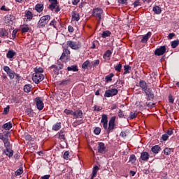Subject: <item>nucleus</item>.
Here are the masks:
<instances>
[{"label": "nucleus", "mask_w": 179, "mask_h": 179, "mask_svg": "<svg viewBox=\"0 0 179 179\" xmlns=\"http://www.w3.org/2000/svg\"><path fill=\"white\" fill-rule=\"evenodd\" d=\"M115 120H117V117L113 116L110 117L108 122V116L107 115L103 114L101 115V123L103 124V127L106 130L107 134H110V132L114 131L115 128Z\"/></svg>", "instance_id": "f257e3e1"}, {"label": "nucleus", "mask_w": 179, "mask_h": 179, "mask_svg": "<svg viewBox=\"0 0 179 179\" xmlns=\"http://www.w3.org/2000/svg\"><path fill=\"white\" fill-rule=\"evenodd\" d=\"M139 87L142 92H144V94L146 95L148 101L153 100V99H155V93H153V90L148 86L146 81L141 80L139 82Z\"/></svg>", "instance_id": "f03ea898"}, {"label": "nucleus", "mask_w": 179, "mask_h": 179, "mask_svg": "<svg viewBox=\"0 0 179 179\" xmlns=\"http://www.w3.org/2000/svg\"><path fill=\"white\" fill-rule=\"evenodd\" d=\"M64 69V63L57 61V64H53L49 67V71L52 73V75H59V71Z\"/></svg>", "instance_id": "7ed1b4c3"}, {"label": "nucleus", "mask_w": 179, "mask_h": 179, "mask_svg": "<svg viewBox=\"0 0 179 179\" xmlns=\"http://www.w3.org/2000/svg\"><path fill=\"white\" fill-rule=\"evenodd\" d=\"M50 20L51 16L50 15L42 16L37 23V27H38V29H43L45 27V24H47V23H48Z\"/></svg>", "instance_id": "20e7f679"}, {"label": "nucleus", "mask_w": 179, "mask_h": 179, "mask_svg": "<svg viewBox=\"0 0 179 179\" xmlns=\"http://www.w3.org/2000/svg\"><path fill=\"white\" fill-rule=\"evenodd\" d=\"M66 45L67 47H70L71 50H75L76 51L82 48V43L80 41H68L66 42Z\"/></svg>", "instance_id": "39448f33"}, {"label": "nucleus", "mask_w": 179, "mask_h": 179, "mask_svg": "<svg viewBox=\"0 0 179 179\" xmlns=\"http://www.w3.org/2000/svg\"><path fill=\"white\" fill-rule=\"evenodd\" d=\"M103 9L101 8H96L92 10V16L96 18L99 24H100V22H101V15H103Z\"/></svg>", "instance_id": "423d86ee"}, {"label": "nucleus", "mask_w": 179, "mask_h": 179, "mask_svg": "<svg viewBox=\"0 0 179 179\" xmlns=\"http://www.w3.org/2000/svg\"><path fill=\"white\" fill-rule=\"evenodd\" d=\"M32 80L34 82V83L38 85L40 82H43V80H44V75L34 73L32 75Z\"/></svg>", "instance_id": "0eeeda50"}, {"label": "nucleus", "mask_w": 179, "mask_h": 179, "mask_svg": "<svg viewBox=\"0 0 179 179\" xmlns=\"http://www.w3.org/2000/svg\"><path fill=\"white\" fill-rule=\"evenodd\" d=\"M117 94L118 90L117 88H113L105 92L104 97H113V96H117Z\"/></svg>", "instance_id": "6e6552de"}, {"label": "nucleus", "mask_w": 179, "mask_h": 179, "mask_svg": "<svg viewBox=\"0 0 179 179\" xmlns=\"http://www.w3.org/2000/svg\"><path fill=\"white\" fill-rule=\"evenodd\" d=\"M166 51H167L166 45L160 46L155 50V55H157V57H161L162 55H164V54H166Z\"/></svg>", "instance_id": "1a4fd4ad"}, {"label": "nucleus", "mask_w": 179, "mask_h": 179, "mask_svg": "<svg viewBox=\"0 0 179 179\" xmlns=\"http://www.w3.org/2000/svg\"><path fill=\"white\" fill-rule=\"evenodd\" d=\"M13 20H15V16L12 15H7L4 17V22L6 26H10L13 24Z\"/></svg>", "instance_id": "9d476101"}, {"label": "nucleus", "mask_w": 179, "mask_h": 179, "mask_svg": "<svg viewBox=\"0 0 179 179\" xmlns=\"http://www.w3.org/2000/svg\"><path fill=\"white\" fill-rule=\"evenodd\" d=\"M35 102L36 105V108L38 110H43L44 108V102H43V100L41 99V97H36L35 99Z\"/></svg>", "instance_id": "9b49d317"}, {"label": "nucleus", "mask_w": 179, "mask_h": 179, "mask_svg": "<svg viewBox=\"0 0 179 179\" xmlns=\"http://www.w3.org/2000/svg\"><path fill=\"white\" fill-rule=\"evenodd\" d=\"M98 153H101L102 155H104L106 152H107V148L106 147V145L103 142L98 143Z\"/></svg>", "instance_id": "f8f14e48"}, {"label": "nucleus", "mask_w": 179, "mask_h": 179, "mask_svg": "<svg viewBox=\"0 0 179 179\" xmlns=\"http://www.w3.org/2000/svg\"><path fill=\"white\" fill-rule=\"evenodd\" d=\"M150 156V155H149V152L143 151L141 153L140 159H141L143 162H148L149 160Z\"/></svg>", "instance_id": "ddd939ff"}, {"label": "nucleus", "mask_w": 179, "mask_h": 179, "mask_svg": "<svg viewBox=\"0 0 179 179\" xmlns=\"http://www.w3.org/2000/svg\"><path fill=\"white\" fill-rule=\"evenodd\" d=\"M16 55H17V54H16V52H15V50H10L6 53V58L10 59V61H12L13 59V57H16Z\"/></svg>", "instance_id": "4468645a"}, {"label": "nucleus", "mask_w": 179, "mask_h": 179, "mask_svg": "<svg viewBox=\"0 0 179 179\" xmlns=\"http://www.w3.org/2000/svg\"><path fill=\"white\" fill-rule=\"evenodd\" d=\"M9 32L5 28H0V37L1 38H8Z\"/></svg>", "instance_id": "2eb2a0df"}, {"label": "nucleus", "mask_w": 179, "mask_h": 179, "mask_svg": "<svg viewBox=\"0 0 179 179\" xmlns=\"http://www.w3.org/2000/svg\"><path fill=\"white\" fill-rule=\"evenodd\" d=\"M150 37H152V32L148 31L145 35L143 36L141 43H148V41L149 40V38H150Z\"/></svg>", "instance_id": "dca6fc26"}, {"label": "nucleus", "mask_w": 179, "mask_h": 179, "mask_svg": "<svg viewBox=\"0 0 179 179\" xmlns=\"http://www.w3.org/2000/svg\"><path fill=\"white\" fill-rule=\"evenodd\" d=\"M124 80L118 79L116 83L113 85L115 89H121L124 86Z\"/></svg>", "instance_id": "f3484780"}, {"label": "nucleus", "mask_w": 179, "mask_h": 179, "mask_svg": "<svg viewBox=\"0 0 179 179\" xmlns=\"http://www.w3.org/2000/svg\"><path fill=\"white\" fill-rule=\"evenodd\" d=\"M73 117H74V118H76V119L83 118V112L82 111V110H77L74 111Z\"/></svg>", "instance_id": "a211bd4d"}, {"label": "nucleus", "mask_w": 179, "mask_h": 179, "mask_svg": "<svg viewBox=\"0 0 179 179\" xmlns=\"http://www.w3.org/2000/svg\"><path fill=\"white\" fill-rule=\"evenodd\" d=\"M151 152L155 155H157L159 152H162V148L159 145H155L152 147Z\"/></svg>", "instance_id": "6ab92c4d"}, {"label": "nucleus", "mask_w": 179, "mask_h": 179, "mask_svg": "<svg viewBox=\"0 0 179 179\" xmlns=\"http://www.w3.org/2000/svg\"><path fill=\"white\" fill-rule=\"evenodd\" d=\"M35 10L38 12V13H41L44 10V4L43 3H37L35 6Z\"/></svg>", "instance_id": "aec40b11"}, {"label": "nucleus", "mask_w": 179, "mask_h": 179, "mask_svg": "<svg viewBox=\"0 0 179 179\" xmlns=\"http://www.w3.org/2000/svg\"><path fill=\"white\" fill-rule=\"evenodd\" d=\"M65 134H66V131H65V129H62L59 132V139H62L63 141H66V138L65 137Z\"/></svg>", "instance_id": "412c9836"}, {"label": "nucleus", "mask_w": 179, "mask_h": 179, "mask_svg": "<svg viewBox=\"0 0 179 179\" xmlns=\"http://www.w3.org/2000/svg\"><path fill=\"white\" fill-rule=\"evenodd\" d=\"M72 19L75 20L76 22H79L80 19V15H79V13H77L75 11H73L71 13Z\"/></svg>", "instance_id": "4be33fe9"}, {"label": "nucleus", "mask_w": 179, "mask_h": 179, "mask_svg": "<svg viewBox=\"0 0 179 179\" xmlns=\"http://www.w3.org/2000/svg\"><path fill=\"white\" fill-rule=\"evenodd\" d=\"M97 171H99V166L95 165L92 169V177L90 179H94V177L97 176Z\"/></svg>", "instance_id": "5701e85b"}, {"label": "nucleus", "mask_w": 179, "mask_h": 179, "mask_svg": "<svg viewBox=\"0 0 179 179\" xmlns=\"http://www.w3.org/2000/svg\"><path fill=\"white\" fill-rule=\"evenodd\" d=\"M152 10L155 15H160V13H162V8H160L159 6H155Z\"/></svg>", "instance_id": "b1692460"}, {"label": "nucleus", "mask_w": 179, "mask_h": 179, "mask_svg": "<svg viewBox=\"0 0 179 179\" xmlns=\"http://www.w3.org/2000/svg\"><path fill=\"white\" fill-rule=\"evenodd\" d=\"M12 122H8L3 125V129L6 131H10V129H12Z\"/></svg>", "instance_id": "393cba45"}, {"label": "nucleus", "mask_w": 179, "mask_h": 179, "mask_svg": "<svg viewBox=\"0 0 179 179\" xmlns=\"http://www.w3.org/2000/svg\"><path fill=\"white\" fill-rule=\"evenodd\" d=\"M25 16L27 19L30 22L33 19V13H31L30 10H26Z\"/></svg>", "instance_id": "a878e982"}, {"label": "nucleus", "mask_w": 179, "mask_h": 179, "mask_svg": "<svg viewBox=\"0 0 179 179\" xmlns=\"http://www.w3.org/2000/svg\"><path fill=\"white\" fill-rule=\"evenodd\" d=\"M113 78H114V73H110L109 75L105 77V80L106 83H110V82L113 81Z\"/></svg>", "instance_id": "bb28decb"}, {"label": "nucleus", "mask_w": 179, "mask_h": 179, "mask_svg": "<svg viewBox=\"0 0 179 179\" xmlns=\"http://www.w3.org/2000/svg\"><path fill=\"white\" fill-rule=\"evenodd\" d=\"M67 71H73V72H78L79 71V69H78L77 65H72L71 66L67 67Z\"/></svg>", "instance_id": "cd10ccee"}, {"label": "nucleus", "mask_w": 179, "mask_h": 179, "mask_svg": "<svg viewBox=\"0 0 179 179\" xmlns=\"http://www.w3.org/2000/svg\"><path fill=\"white\" fill-rule=\"evenodd\" d=\"M4 153L8 157H12L13 156V150L12 149H6L4 150Z\"/></svg>", "instance_id": "c85d7f7f"}, {"label": "nucleus", "mask_w": 179, "mask_h": 179, "mask_svg": "<svg viewBox=\"0 0 179 179\" xmlns=\"http://www.w3.org/2000/svg\"><path fill=\"white\" fill-rule=\"evenodd\" d=\"M111 54H113V52L110 50H106L103 55V59H107V58H110V57H111Z\"/></svg>", "instance_id": "c756f323"}, {"label": "nucleus", "mask_w": 179, "mask_h": 179, "mask_svg": "<svg viewBox=\"0 0 179 179\" xmlns=\"http://www.w3.org/2000/svg\"><path fill=\"white\" fill-rule=\"evenodd\" d=\"M117 115L119 118H127V117H128V115L121 109L119 110Z\"/></svg>", "instance_id": "7c9ffc66"}, {"label": "nucleus", "mask_w": 179, "mask_h": 179, "mask_svg": "<svg viewBox=\"0 0 179 179\" xmlns=\"http://www.w3.org/2000/svg\"><path fill=\"white\" fill-rule=\"evenodd\" d=\"M52 129L53 131H59V129H61V122H57L56 124H53Z\"/></svg>", "instance_id": "2f4dec72"}, {"label": "nucleus", "mask_w": 179, "mask_h": 179, "mask_svg": "<svg viewBox=\"0 0 179 179\" xmlns=\"http://www.w3.org/2000/svg\"><path fill=\"white\" fill-rule=\"evenodd\" d=\"M110 36H111V32L108 30L104 31L101 34L102 38H107V37H110Z\"/></svg>", "instance_id": "473e14b6"}, {"label": "nucleus", "mask_w": 179, "mask_h": 179, "mask_svg": "<svg viewBox=\"0 0 179 179\" xmlns=\"http://www.w3.org/2000/svg\"><path fill=\"white\" fill-rule=\"evenodd\" d=\"M24 92L25 93H30L31 92V85L27 84L24 86Z\"/></svg>", "instance_id": "72a5a7b5"}, {"label": "nucleus", "mask_w": 179, "mask_h": 179, "mask_svg": "<svg viewBox=\"0 0 179 179\" xmlns=\"http://www.w3.org/2000/svg\"><path fill=\"white\" fill-rule=\"evenodd\" d=\"M34 73H36L38 75H41V73H43V72H44V69L41 67H36L34 69Z\"/></svg>", "instance_id": "f704fd0d"}, {"label": "nucleus", "mask_w": 179, "mask_h": 179, "mask_svg": "<svg viewBox=\"0 0 179 179\" xmlns=\"http://www.w3.org/2000/svg\"><path fill=\"white\" fill-rule=\"evenodd\" d=\"M124 71L123 73V75H127L128 73H130L129 71H131V66L129 65H124Z\"/></svg>", "instance_id": "c9c22d12"}, {"label": "nucleus", "mask_w": 179, "mask_h": 179, "mask_svg": "<svg viewBox=\"0 0 179 179\" xmlns=\"http://www.w3.org/2000/svg\"><path fill=\"white\" fill-rule=\"evenodd\" d=\"M136 162V156H135V155H130L129 158V163H131V164H134Z\"/></svg>", "instance_id": "e433bc0d"}, {"label": "nucleus", "mask_w": 179, "mask_h": 179, "mask_svg": "<svg viewBox=\"0 0 179 179\" xmlns=\"http://www.w3.org/2000/svg\"><path fill=\"white\" fill-rule=\"evenodd\" d=\"M26 113L28 116L33 117L34 115V112H33V109L28 108L26 110Z\"/></svg>", "instance_id": "4c0bfd02"}, {"label": "nucleus", "mask_w": 179, "mask_h": 179, "mask_svg": "<svg viewBox=\"0 0 179 179\" xmlns=\"http://www.w3.org/2000/svg\"><path fill=\"white\" fill-rule=\"evenodd\" d=\"M89 65H90V62L89 60H86L82 64L83 69H87V68H89Z\"/></svg>", "instance_id": "58836bf2"}, {"label": "nucleus", "mask_w": 179, "mask_h": 179, "mask_svg": "<svg viewBox=\"0 0 179 179\" xmlns=\"http://www.w3.org/2000/svg\"><path fill=\"white\" fill-rule=\"evenodd\" d=\"M69 83H71V80L70 79H67V80H62L59 83V85L60 86H67V85H69Z\"/></svg>", "instance_id": "ea45409f"}, {"label": "nucleus", "mask_w": 179, "mask_h": 179, "mask_svg": "<svg viewBox=\"0 0 179 179\" xmlns=\"http://www.w3.org/2000/svg\"><path fill=\"white\" fill-rule=\"evenodd\" d=\"M179 45V40H176V41H173L171 43V46L173 48H177V47H178Z\"/></svg>", "instance_id": "a19ab883"}, {"label": "nucleus", "mask_w": 179, "mask_h": 179, "mask_svg": "<svg viewBox=\"0 0 179 179\" xmlns=\"http://www.w3.org/2000/svg\"><path fill=\"white\" fill-rule=\"evenodd\" d=\"M164 155H165V156H170V155H171V148H166L164 150Z\"/></svg>", "instance_id": "79ce46f5"}, {"label": "nucleus", "mask_w": 179, "mask_h": 179, "mask_svg": "<svg viewBox=\"0 0 179 179\" xmlns=\"http://www.w3.org/2000/svg\"><path fill=\"white\" fill-rule=\"evenodd\" d=\"M3 143H4L6 149H10V142H9V139L6 140Z\"/></svg>", "instance_id": "37998d69"}, {"label": "nucleus", "mask_w": 179, "mask_h": 179, "mask_svg": "<svg viewBox=\"0 0 179 179\" xmlns=\"http://www.w3.org/2000/svg\"><path fill=\"white\" fill-rule=\"evenodd\" d=\"M122 69V64H121V63H119L118 64L115 66V71H116V72H121Z\"/></svg>", "instance_id": "c03bdc74"}, {"label": "nucleus", "mask_w": 179, "mask_h": 179, "mask_svg": "<svg viewBox=\"0 0 179 179\" xmlns=\"http://www.w3.org/2000/svg\"><path fill=\"white\" fill-rule=\"evenodd\" d=\"M24 139L25 141H28L29 142H31L33 141V137H31V135L29 134H24Z\"/></svg>", "instance_id": "a18cd8bd"}, {"label": "nucleus", "mask_w": 179, "mask_h": 179, "mask_svg": "<svg viewBox=\"0 0 179 179\" xmlns=\"http://www.w3.org/2000/svg\"><path fill=\"white\" fill-rule=\"evenodd\" d=\"M6 136H8V134H4L2 133H0V139L1 141H2L3 142H5L6 141L8 140V138H6Z\"/></svg>", "instance_id": "49530a36"}, {"label": "nucleus", "mask_w": 179, "mask_h": 179, "mask_svg": "<svg viewBox=\"0 0 179 179\" xmlns=\"http://www.w3.org/2000/svg\"><path fill=\"white\" fill-rule=\"evenodd\" d=\"M23 174V168L20 167L15 171V176H22Z\"/></svg>", "instance_id": "de8ad7c7"}, {"label": "nucleus", "mask_w": 179, "mask_h": 179, "mask_svg": "<svg viewBox=\"0 0 179 179\" xmlns=\"http://www.w3.org/2000/svg\"><path fill=\"white\" fill-rule=\"evenodd\" d=\"M136 117H138V113H134V112L130 113V115H129L130 120H134V118H136Z\"/></svg>", "instance_id": "09e8293b"}, {"label": "nucleus", "mask_w": 179, "mask_h": 179, "mask_svg": "<svg viewBox=\"0 0 179 179\" xmlns=\"http://www.w3.org/2000/svg\"><path fill=\"white\" fill-rule=\"evenodd\" d=\"M3 71L8 74L9 73L12 72V69H10V68L8 66H4L3 68Z\"/></svg>", "instance_id": "8fccbe9b"}, {"label": "nucleus", "mask_w": 179, "mask_h": 179, "mask_svg": "<svg viewBox=\"0 0 179 179\" xmlns=\"http://www.w3.org/2000/svg\"><path fill=\"white\" fill-rule=\"evenodd\" d=\"M64 113L66 114V115H73L74 113L73 110L69 109H65Z\"/></svg>", "instance_id": "3c124183"}, {"label": "nucleus", "mask_w": 179, "mask_h": 179, "mask_svg": "<svg viewBox=\"0 0 179 179\" xmlns=\"http://www.w3.org/2000/svg\"><path fill=\"white\" fill-rule=\"evenodd\" d=\"M101 132V129L100 127H96L94 130V134H95V135H100Z\"/></svg>", "instance_id": "603ef678"}, {"label": "nucleus", "mask_w": 179, "mask_h": 179, "mask_svg": "<svg viewBox=\"0 0 179 179\" xmlns=\"http://www.w3.org/2000/svg\"><path fill=\"white\" fill-rule=\"evenodd\" d=\"M16 73L12 71L11 72L8 73L7 75L10 78V79H15V75Z\"/></svg>", "instance_id": "864d4df0"}, {"label": "nucleus", "mask_w": 179, "mask_h": 179, "mask_svg": "<svg viewBox=\"0 0 179 179\" xmlns=\"http://www.w3.org/2000/svg\"><path fill=\"white\" fill-rule=\"evenodd\" d=\"M80 124H83V120H76L73 122L74 127H76L77 125H80Z\"/></svg>", "instance_id": "5fc2aeb1"}, {"label": "nucleus", "mask_w": 179, "mask_h": 179, "mask_svg": "<svg viewBox=\"0 0 179 179\" xmlns=\"http://www.w3.org/2000/svg\"><path fill=\"white\" fill-rule=\"evenodd\" d=\"M29 30V27H24L22 28H21V31L22 33V34H24V33H27Z\"/></svg>", "instance_id": "6e6d98bb"}, {"label": "nucleus", "mask_w": 179, "mask_h": 179, "mask_svg": "<svg viewBox=\"0 0 179 179\" xmlns=\"http://www.w3.org/2000/svg\"><path fill=\"white\" fill-rule=\"evenodd\" d=\"M134 8H137V6H141V1L140 0H136L134 3H133Z\"/></svg>", "instance_id": "4d7b16f0"}, {"label": "nucleus", "mask_w": 179, "mask_h": 179, "mask_svg": "<svg viewBox=\"0 0 179 179\" xmlns=\"http://www.w3.org/2000/svg\"><path fill=\"white\" fill-rule=\"evenodd\" d=\"M63 157L65 160H68V159H69V151H66L64 153Z\"/></svg>", "instance_id": "13d9d810"}, {"label": "nucleus", "mask_w": 179, "mask_h": 179, "mask_svg": "<svg viewBox=\"0 0 179 179\" xmlns=\"http://www.w3.org/2000/svg\"><path fill=\"white\" fill-rule=\"evenodd\" d=\"M55 24H57V20H53L50 22L49 26H52L54 29H57V27L55 26Z\"/></svg>", "instance_id": "bf43d9fd"}, {"label": "nucleus", "mask_w": 179, "mask_h": 179, "mask_svg": "<svg viewBox=\"0 0 179 179\" xmlns=\"http://www.w3.org/2000/svg\"><path fill=\"white\" fill-rule=\"evenodd\" d=\"M57 5L58 4H55V3H50V5H49L48 6V9H50V10H54V9H55Z\"/></svg>", "instance_id": "052dcab7"}, {"label": "nucleus", "mask_w": 179, "mask_h": 179, "mask_svg": "<svg viewBox=\"0 0 179 179\" xmlns=\"http://www.w3.org/2000/svg\"><path fill=\"white\" fill-rule=\"evenodd\" d=\"M99 64H100V60L99 59L94 60L93 62L92 66L94 68H96V66H99Z\"/></svg>", "instance_id": "680f3d73"}, {"label": "nucleus", "mask_w": 179, "mask_h": 179, "mask_svg": "<svg viewBox=\"0 0 179 179\" xmlns=\"http://www.w3.org/2000/svg\"><path fill=\"white\" fill-rule=\"evenodd\" d=\"M147 107H150V108H153V107H155V106H156V103H152L151 102H146L145 103Z\"/></svg>", "instance_id": "e2e57ef3"}, {"label": "nucleus", "mask_w": 179, "mask_h": 179, "mask_svg": "<svg viewBox=\"0 0 179 179\" xmlns=\"http://www.w3.org/2000/svg\"><path fill=\"white\" fill-rule=\"evenodd\" d=\"M10 108V107L9 106H7V107L4 108V109H3V114H5L6 115L7 114H8Z\"/></svg>", "instance_id": "0e129e2a"}, {"label": "nucleus", "mask_w": 179, "mask_h": 179, "mask_svg": "<svg viewBox=\"0 0 179 179\" xmlns=\"http://www.w3.org/2000/svg\"><path fill=\"white\" fill-rule=\"evenodd\" d=\"M0 10H3L4 12H9V8H6L5 6H2L0 8Z\"/></svg>", "instance_id": "69168bd1"}, {"label": "nucleus", "mask_w": 179, "mask_h": 179, "mask_svg": "<svg viewBox=\"0 0 179 179\" xmlns=\"http://www.w3.org/2000/svg\"><path fill=\"white\" fill-rule=\"evenodd\" d=\"M162 141H167V139H169V135H167L166 134H163L162 136Z\"/></svg>", "instance_id": "338daca9"}, {"label": "nucleus", "mask_w": 179, "mask_h": 179, "mask_svg": "<svg viewBox=\"0 0 179 179\" xmlns=\"http://www.w3.org/2000/svg\"><path fill=\"white\" fill-rule=\"evenodd\" d=\"M68 30L69 33H73V31H75V29H73V27L71 25L68 27Z\"/></svg>", "instance_id": "774afa93"}]
</instances>
